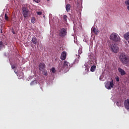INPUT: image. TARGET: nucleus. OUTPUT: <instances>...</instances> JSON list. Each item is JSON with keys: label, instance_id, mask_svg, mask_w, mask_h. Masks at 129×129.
<instances>
[{"label": "nucleus", "instance_id": "nucleus-1", "mask_svg": "<svg viewBox=\"0 0 129 129\" xmlns=\"http://www.w3.org/2000/svg\"><path fill=\"white\" fill-rule=\"evenodd\" d=\"M119 61L123 65H124L125 66H127V65H128V56L126 55L125 53L120 52L119 54Z\"/></svg>", "mask_w": 129, "mask_h": 129}, {"label": "nucleus", "instance_id": "nucleus-2", "mask_svg": "<svg viewBox=\"0 0 129 129\" xmlns=\"http://www.w3.org/2000/svg\"><path fill=\"white\" fill-rule=\"evenodd\" d=\"M110 39L113 42H115L116 43H118L120 41V37L119 35L117 34L116 33H112L110 35Z\"/></svg>", "mask_w": 129, "mask_h": 129}, {"label": "nucleus", "instance_id": "nucleus-3", "mask_svg": "<svg viewBox=\"0 0 129 129\" xmlns=\"http://www.w3.org/2000/svg\"><path fill=\"white\" fill-rule=\"evenodd\" d=\"M110 48L112 53H117L119 51V47L117 46V44L115 43L110 44Z\"/></svg>", "mask_w": 129, "mask_h": 129}, {"label": "nucleus", "instance_id": "nucleus-4", "mask_svg": "<svg viewBox=\"0 0 129 129\" xmlns=\"http://www.w3.org/2000/svg\"><path fill=\"white\" fill-rule=\"evenodd\" d=\"M58 35L61 38H64L67 35V30L64 28L60 29L58 31Z\"/></svg>", "mask_w": 129, "mask_h": 129}, {"label": "nucleus", "instance_id": "nucleus-5", "mask_svg": "<svg viewBox=\"0 0 129 129\" xmlns=\"http://www.w3.org/2000/svg\"><path fill=\"white\" fill-rule=\"evenodd\" d=\"M29 10L26 7H23L22 9V15L24 18H29Z\"/></svg>", "mask_w": 129, "mask_h": 129}, {"label": "nucleus", "instance_id": "nucleus-6", "mask_svg": "<svg viewBox=\"0 0 129 129\" xmlns=\"http://www.w3.org/2000/svg\"><path fill=\"white\" fill-rule=\"evenodd\" d=\"M38 67L40 71H43V70H45V68H46V64H45L44 62H42L39 64Z\"/></svg>", "mask_w": 129, "mask_h": 129}, {"label": "nucleus", "instance_id": "nucleus-7", "mask_svg": "<svg viewBox=\"0 0 129 129\" xmlns=\"http://www.w3.org/2000/svg\"><path fill=\"white\" fill-rule=\"evenodd\" d=\"M123 104L126 109H129V98L124 101Z\"/></svg>", "mask_w": 129, "mask_h": 129}, {"label": "nucleus", "instance_id": "nucleus-8", "mask_svg": "<svg viewBox=\"0 0 129 129\" xmlns=\"http://www.w3.org/2000/svg\"><path fill=\"white\" fill-rule=\"evenodd\" d=\"M67 56V53L66 51H62L60 56L61 60H65L66 59V57Z\"/></svg>", "mask_w": 129, "mask_h": 129}, {"label": "nucleus", "instance_id": "nucleus-9", "mask_svg": "<svg viewBox=\"0 0 129 129\" xmlns=\"http://www.w3.org/2000/svg\"><path fill=\"white\" fill-rule=\"evenodd\" d=\"M69 66H70V63H69V62L66 60H64L63 61V68H64L65 69H67V68H68Z\"/></svg>", "mask_w": 129, "mask_h": 129}, {"label": "nucleus", "instance_id": "nucleus-10", "mask_svg": "<svg viewBox=\"0 0 129 129\" xmlns=\"http://www.w3.org/2000/svg\"><path fill=\"white\" fill-rule=\"evenodd\" d=\"M31 41L32 42L33 44H34V45H37V44H38V39H37V37L35 36L32 37Z\"/></svg>", "mask_w": 129, "mask_h": 129}, {"label": "nucleus", "instance_id": "nucleus-11", "mask_svg": "<svg viewBox=\"0 0 129 129\" xmlns=\"http://www.w3.org/2000/svg\"><path fill=\"white\" fill-rule=\"evenodd\" d=\"M118 72L120 73L121 76H123V75H125L126 74L125 72L124 71V70H122L121 68H119L118 69Z\"/></svg>", "mask_w": 129, "mask_h": 129}, {"label": "nucleus", "instance_id": "nucleus-12", "mask_svg": "<svg viewBox=\"0 0 129 129\" xmlns=\"http://www.w3.org/2000/svg\"><path fill=\"white\" fill-rule=\"evenodd\" d=\"M66 10L67 13H69V12H70V10H71V5L69 4H67L66 6Z\"/></svg>", "mask_w": 129, "mask_h": 129}, {"label": "nucleus", "instance_id": "nucleus-13", "mask_svg": "<svg viewBox=\"0 0 129 129\" xmlns=\"http://www.w3.org/2000/svg\"><path fill=\"white\" fill-rule=\"evenodd\" d=\"M109 86L111 88H113V86H114V84H113V80H112L110 82L109 81Z\"/></svg>", "mask_w": 129, "mask_h": 129}, {"label": "nucleus", "instance_id": "nucleus-14", "mask_svg": "<svg viewBox=\"0 0 129 129\" xmlns=\"http://www.w3.org/2000/svg\"><path fill=\"white\" fill-rule=\"evenodd\" d=\"M105 86L107 89L110 90V87L109 86V81H107L105 83Z\"/></svg>", "mask_w": 129, "mask_h": 129}, {"label": "nucleus", "instance_id": "nucleus-15", "mask_svg": "<svg viewBox=\"0 0 129 129\" xmlns=\"http://www.w3.org/2000/svg\"><path fill=\"white\" fill-rule=\"evenodd\" d=\"M124 38L125 39V40H129V32L126 33L124 35Z\"/></svg>", "mask_w": 129, "mask_h": 129}, {"label": "nucleus", "instance_id": "nucleus-16", "mask_svg": "<svg viewBox=\"0 0 129 129\" xmlns=\"http://www.w3.org/2000/svg\"><path fill=\"white\" fill-rule=\"evenodd\" d=\"M2 48H4L5 49L6 48V45L4 44L3 41H0V50H1Z\"/></svg>", "mask_w": 129, "mask_h": 129}, {"label": "nucleus", "instance_id": "nucleus-17", "mask_svg": "<svg viewBox=\"0 0 129 129\" xmlns=\"http://www.w3.org/2000/svg\"><path fill=\"white\" fill-rule=\"evenodd\" d=\"M36 84H37V81L36 80L32 81L30 83L31 86H35V85H36Z\"/></svg>", "mask_w": 129, "mask_h": 129}, {"label": "nucleus", "instance_id": "nucleus-18", "mask_svg": "<svg viewBox=\"0 0 129 129\" xmlns=\"http://www.w3.org/2000/svg\"><path fill=\"white\" fill-rule=\"evenodd\" d=\"M68 17L67 15H63V17H62V19L63 20V22L64 23H67V19H68Z\"/></svg>", "mask_w": 129, "mask_h": 129}, {"label": "nucleus", "instance_id": "nucleus-19", "mask_svg": "<svg viewBox=\"0 0 129 129\" xmlns=\"http://www.w3.org/2000/svg\"><path fill=\"white\" fill-rule=\"evenodd\" d=\"M96 68V66H93L91 67V71L92 72H94V71H95V69Z\"/></svg>", "mask_w": 129, "mask_h": 129}, {"label": "nucleus", "instance_id": "nucleus-20", "mask_svg": "<svg viewBox=\"0 0 129 129\" xmlns=\"http://www.w3.org/2000/svg\"><path fill=\"white\" fill-rule=\"evenodd\" d=\"M31 23H32V24H35V23H36V18H35V17H32L31 18Z\"/></svg>", "mask_w": 129, "mask_h": 129}, {"label": "nucleus", "instance_id": "nucleus-21", "mask_svg": "<svg viewBox=\"0 0 129 129\" xmlns=\"http://www.w3.org/2000/svg\"><path fill=\"white\" fill-rule=\"evenodd\" d=\"M5 18L6 21H9V17L8 16L7 14H5Z\"/></svg>", "mask_w": 129, "mask_h": 129}, {"label": "nucleus", "instance_id": "nucleus-22", "mask_svg": "<svg viewBox=\"0 0 129 129\" xmlns=\"http://www.w3.org/2000/svg\"><path fill=\"white\" fill-rule=\"evenodd\" d=\"M92 33H94V34L96 33V28L95 27L92 28Z\"/></svg>", "mask_w": 129, "mask_h": 129}, {"label": "nucleus", "instance_id": "nucleus-23", "mask_svg": "<svg viewBox=\"0 0 129 129\" xmlns=\"http://www.w3.org/2000/svg\"><path fill=\"white\" fill-rule=\"evenodd\" d=\"M51 71H52V73H55V72H56V69H55L54 68H52L51 69Z\"/></svg>", "mask_w": 129, "mask_h": 129}, {"label": "nucleus", "instance_id": "nucleus-24", "mask_svg": "<svg viewBox=\"0 0 129 129\" xmlns=\"http://www.w3.org/2000/svg\"><path fill=\"white\" fill-rule=\"evenodd\" d=\"M125 5H126V6H129V0H126L125 2Z\"/></svg>", "mask_w": 129, "mask_h": 129}, {"label": "nucleus", "instance_id": "nucleus-25", "mask_svg": "<svg viewBox=\"0 0 129 129\" xmlns=\"http://www.w3.org/2000/svg\"><path fill=\"white\" fill-rule=\"evenodd\" d=\"M36 14L38 15V16H41V15H42V12H37Z\"/></svg>", "mask_w": 129, "mask_h": 129}, {"label": "nucleus", "instance_id": "nucleus-26", "mask_svg": "<svg viewBox=\"0 0 129 129\" xmlns=\"http://www.w3.org/2000/svg\"><path fill=\"white\" fill-rule=\"evenodd\" d=\"M75 63H78V62H79V58H76V59H75Z\"/></svg>", "mask_w": 129, "mask_h": 129}, {"label": "nucleus", "instance_id": "nucleus-27", "mask_svg": "<svg viewBox=\"0 0 129 129\" xmlns=\"http://www.w3.org/2000/svg\"><path fill=\"white\" fill-rule=\"evenodd\" d=\"M34 2H35V3H40V2H41V0H33Z\"/></svg>", "mask_w": 129, "mask_h": 129}, {"label": "nucleus", "instance_id": "nucleus-28", "mask_svg": "<svg viewBox=\"0 0 129 129\" xmlns=\"http://www.w3.org/2000/svg\"><path fill=\"white\" fill-rule=\"evenodd\" d=\"M44 75H45V76H47V75H48V72H47L46 71H44Z\"/></svg>", "mask_w": 129, "mask_h": 129}, {"label": "nucleus", "instance_id": "nucleus-29", "mask_svg": "<svg viewBox=\"0 0 129 129\" xmlns=\"http://www.w3.org/2000/svg\"><path fill=\"white\" fill-rule=\"evenodd\" d=\"M116 81H117V82H119V77H117L116 78Z\"/></svg>", "mask_w": 129, "mask_h": 129}, {"label": "nucleus", "instance_id": "nucleus-30", "mask_svg": "<svg viewBox=\"0 0 129 129\" xmlns=\"http://www.w3.org/2000/svg\"><path fill=\"white\" fill-rule=\"evenodd\" d=\"M12 33L14 35H16V32H15V30H12Z\"/></svg>", "mask_w": 129, "mask_h": 129}, {"label": "nucleus", "instance_id": "nucleus-31", "mask_svg": "<svg viewBox=\"0 0 129 129\" xmlns=\"http://www.w3.org/2000/svg\"><path fill=\"white\" fill-rule=\"evenodd\" d=\"M12 69H15V68H16V66H12Z\"/></svg>", "mask_w": 129, "mask_h": 129}, {"label": "nucleus", "instance_id": "nucleus-32", "mask_svg": "<svg viewBox=\"0 0 129 129\" xmlns=\"http://www.w3.org/2000/svg\"><path fill=\"white\" fill-rule=\"evenodd\" d=\"M1 33H3V30L0 29V34H1Z\"/></svg>", "mask_w": 129, "mask_h": 129}, {"label": "nucleus", "instance_id": "nucleus-33", "mask_svg": "<svg viewBox=\"0 0 129 129\" xmlns=\"http://www.w3.org/2000/svg\"><path fill=\"white\" fill-rule=\"evenodd\" d=\"M127 9L128 11H129V6L127 7Z\"/></svg>", "mask_w": 129, "mask_h": 129}, {"label": "nucleus", "instance_id": "nucleus-34", "mask_svg": "<svg viewBox=\"0 0 129 129\" xmlns=\"http://www.w3.org/2000/svg\"><path fill=\"white\" fill-rule=\"evenodd\" d=\"M70 16H71V14H69Z\"/></svg>", "mask_w": 129, "mask_h": 129}, {"label": "nucleus", "instance_id": "nucleus-35", "mask_svg": "<svg viewBox=\"0 0 129 129\" xmlns=\"http://www.w3.org/2000/svg\"><path fill=\"white\" fill-rule=\"evenodd\" d=\"M48 1V2H49V1H50V0H47Z\"/></svg>", "mask_w": 129, "mask_h": 129}]
</instances>
